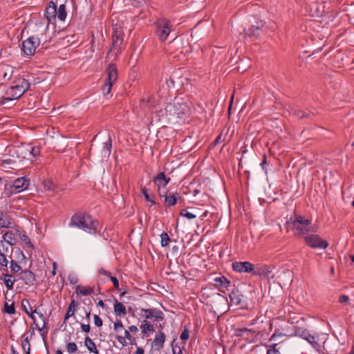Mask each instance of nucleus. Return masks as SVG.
<instances>
[{
	"label": "nucleus",
	"mask_w": 354,
	"mask_h": 354,
	"mask_svg": "<svg viewBox=\"0 0 354 354\" xmlns=\"http://www.w3.org/2000/svg\"><path fill=\"white\" fill-rule=\"evenodd\" d=\"M122 39H121V37L118 34H116V31L115 30L114 33L112 35L111 48H115L118 45V43L120 44H122Z\"/></svg>",
	"instance_id": "44"
},
{
	"label": "nucleus",
	"mask_w": 354,
	"mask_h": 354,
	"mask_svg": "<svg viewBox=\"0 0 354 354\" xmlns=\"http://www.w3.org/2000/svg\"><path fill=\"white\" fill-rule=\"evenodd\" d=\"M21 308L25 311V313L31 318V319H34V314L35 313H37V309H32L28 299H24L21 301Z\"/></svg>",
	"instance_id": "23"
},
{
	"label": "nucleus",
	"mask_w": 354,
	"mask_h": 354,
	"mask_svg": "<svg viewBox=\"0 0 354 354\" xmlns=\"http://www.w3.org/2000/svg\"><path fill=\"white\" fill-rule=\"evenodd\" d=\"M268 165V162H267V158H266V154H264L263 156V160L262 162H261V166L262 167V169L266 172L267 171V169H266V165Z\"/></svg>",
	"instance_id": "64"
},
{
	"label": "nucleus",
	"mask_w": 354,
	"mask_h": 354,
	"mask_svg": "<svg viewBox=\"0 0 354 354\" xmlns=\"http://www.w3.org/2000/svg\"><path fill=\"white\" fill-rule=\"evenodd\" d=\"M140 316L145 317V320L155 318L156 320L162 321L164 319L163 313L157 308L141 309Z\"/></svg>",
	"instance_id": "12"
},
{
	"label": "nucleus",
	"mask_w": 354,
	"mask_h": 354,
	"mask_svg": "<svg viewBox=\"0 0 354 354\" xmlns=\"http://www.w3.org/2000/svg\"><path fill=\"white\" fill-rule=\"evenodd\" d=\"M30 152V155L32 156V158H35L39 153V149L37 147H32L30 145V150H29Z\"/></svg>",
	"instance_id": "60"
},
{
	"label": "nucleus",
	"mask_w": 354,
	"mask_h": 354,
	"mask_svg": "<svg viewBox=\"0 0 354 354\" xmlns=\"http://www.w3.org/2000/svg\"><path fill=\"white\" fill-rule=\"evenodd\" d=\"M1 279L3 280L5 286L8 290L13 288V285L16 281L15 277L8 274H3Z\"/></svg>",
	"instance_id": "29"
},
{
	"label": "nucleus",
	"mask_w": 354,
	"mask_h": 354,
	"mask_svg": "<svg viewBox=\"0 0 354 354\" xmlns=\"http://www.w3.org/2000/svg\"><path fill=\"white\" fill-rule=\"evenodd\" d=\"M285 130H286L285 124L278 120H273L270 125V129H268V131H273L274 133L282 132Z\"/></svg>",
	"instance_id": "24"
},
{
	"label": "nucleus",
	"mask_w": 354,
	"mask_h": 354,
	"mask_svg": "<svg viewBox=\"0 0 354 354\" xmlns=\"http://www.w3.org/2000/svg\"><path fill=\"white\" fill-rule=\"evenodd\" d=\"M57 17L60 21H64L66 17V10L65 5L59 6L58 12H57Z\"/></svg>",
	"instance_id": "41"
},
{
	"label": "nucleus",
	"mask_w": 354,
	"mask_h": 354,
	"mask_svg": "<svg viewBox=\"0 0 354 354\" xmlns=\"http://www.w3.org/2000/svg\"><path fill=\"white\" fill-rule=\"evenodd\" d=\"M16 84L10 87V90L14 93L12 94V97L3 98L0 102V106L4 104L5 100H13L19 99L26 91L29 89L30 83L25 79H19L15 82Z\"/></svg>",
	"instance_id": "7"
},
{
	"label": "nucleus",
	"mask_w": 354,
	"mask_h": 354,
	"mask_svg": "<svg viewBox=\"0 0 354 354\" xmlns=\"http://www.w3.org/2000/svg\"><path fill=\"white\" fill-rule=\"evenodd\" d=\"M160 238H161V241H160L161 246L162 247L167 246L170 241V238H169V235L167 234V233L163 232L160 234Z\"/></svg>",
	"instance_id": "46"
},
{
	"label": "nucleus",
	"mask_w": 354,
	"mask_h": 354,
	"mask_svg": "<svg viewBox=\"0 0 354 354\" xmlns=\"http://www.w3.org/2000/svg\"><path fill=\"white\" fill-rule=\"evenodd\" d=\"M124 328L122 322L120 319H117L113 324V329L115 331H119Z\"/></svg>",
	"instance_id": "54"
},
{
	"label": "nucleus",
	"mask_w": 354,
	"mask_h": 354,
	"mask_svg": "<svg viewBox=\"0 0 354 354\" xmlns=\"http://www.w3.org/2000/svg\"><path fill=\"white\" fill-rule=\"evenodd\" d=\"M214 120V119H212V120L210 118L207 119L205 124V126H207V128H205V127H199L198 130V131H214V129H212L210 128V126L213 125Z\"/></svg>",
	"instance_id": "49"
},
{
	"label": "nucleus",
	"mask_w": 354,
	"mask_h": 354,
	"mask_svg": "<svg viewBox=\"0 0 354 354\" xmlns=\"http://www.w3.org/2000/svg\"><path fill=\"white\" fill-rule=\"evenodd\" d=\"M169 23V21L166 19H162L158 21L156 32L161 41H165L171 31Z\"/></svg>",
	"instance_id": "11"
},
{
	"label": "nucleus",
	"mask_w": 354,
	"mask_h": 354,
	"mask_svg": "<svg viewBox=\"0 0 354 354\" xmlns=\"http://www.w3.org/2000/svg\"><path fill=\"white\" fill-rule=\"evenodd\" d=\"M189 330L187 328H185L180 335V339L183 341H186L189 339Z\"/></svg>",
	"instance_id": "58"
},
{
	"label": "nucleus",
	"mask_w": 354,
	"mask_h": 354,
	"mask_svg": "<svg viewBox=\"0 0 354 354\" xmlns=\"http://www.w3.org/2000/svg\"><path fill=\"white\" fill-rule=\"evenodd\" d=\"M12 224L10 217L7 214L0 210V228H8L11 227Z\"/></svg>",
	"instance_id": "25"
},
{
	"label": "nucleus",
	"mask_w": 354,
	"mask_h": 354,
	"mask_svg": "<svg viewBox=\"0 0 354 354\" xmlns=\"http://www.w3.org/2000/svg\"><path fill=\"white\" fill-rule=\"evenodd\" d=\"M75 292L77 295L82 296L91 295L93 292V288L91 287H84L82 286H77L75 287Z\"/></svg>",
	"instance_id": "31"
},
{
	"label": "nucleus",
	"mask_w": 354,
	"mask_h": 354,
	"mask_svg": "<svg viewBox=\"0 0 354 354\" xmlns=\"http://www.w3.org/2000/svg\"><path fill=\"white\" fill-rule=\"evenodd\" d=\"M113 309L115 316H124L127 314L126 307L116 299H114Z\"/></svg>",
	"instance_id": "26"
},
{
	"label": "nucleus",
	"mask_w": 354,
	"mask_h": 354,
	"mask_svg": "<svg viewBox=\"0 0 354 354\" xmlns=\"http://www.w3.org/2000/svg\"><path fill=\"white\" fill-rule=\"evenodd\" d=\"M141 193L144 195L145 199L150 202L151 205H155V200L153 198V196L152 195H150L148 192V189L146 187H142L141 188Z\"/></svg>",
	"instance_id": "42"
},
{
	"label": "nucleus",
	"mask_w": 354,
	"mask_h": 354,
	"mask_svg": "<svg viewBox=\"0 0 354 354\" xmlns=\"http://www.w3.org/2000/svg\"><path fill=\"white\" fill-rule=\"evenodd\" d=\"M180 215L181 216H183V217H186L188 219H193V218H195L196 217V215L191 213V212H189L187 211V209H182L180 212Z\"/></svg>",
	"instance_id": "53"
},
{
	"label": "nucleus",
	"mask_w": 354,
	"mask_h": 354,
	"mask_svg": "<svg viewBox=\"0 0 354 354\" xmlns=\"http://www.w3.org/2000/svg\"><path fill=\"white\" fill-rule=\"evenodd\" d=\"M7 256L8 255H3L2 253L0 254V269L7 268L8 263Z\"/></svg>",
	"instance_id": "50"
},
{
	"label": "nucleus",
	"mask_w": 354,
	"mask_h": 354,
	"mask_svg": "<svg viewBox=\"0 0 354 354\" xmlns=\"http://www.w3.org/2000/svg\"><path fill=\"white\" fill-rule=\"evenodd\" d=\"M349 301H350L349 297L347 295H340L339 297V302L341 304H348Z\"/></svg>",
	"instance_id": "59"
},
{
	"label": "nucleus",
	"mask_w": 354,
	"mask_h": 354,
	"mask_svg": "<svg viewBox=\"0 0 354 354\" xmlns=\"http://www.w3.org/2000/svg\"><path fill=\"white\" fill-rule=\"evenodd\" d=\"M43 187L45 191L53 192L56 185L51 180H46L43 181Z\"/></svg>",
	"instance_id": "40"
},
{
	"label": "nucleus",
	"mask_w": 354,
	"mask_h": 354,
	"mask_svg": "<svg viewBox=\"0 0 354 354\" xmlns=\"http://www.w3.org/2000/svg\"><path fill=\"white\" fill-rule=\"evenodd\" d=\"M46 31V27L42 24H36L33 30V35L27 37L22 43V50L26 55H33L40 42H46L47 41L45 37Z\"/></svg>",
	"instance_id": "2"
},
{
	"label": "nucleus",
	"mask_w": 354,
	"mask_h": 354,
	"mask_svg": "<svg viewBox=\"0 0 354 354\" xmlns=\"http://www.w3.org/2000/svg\"><path fill=\"white\" fill-rule=\"evenodd\" d=\"M11 246L8 243L0 241V254L2 253L3 255H8L12 251Z\"/></svg>",
	"instance_id": "36"
},
{
	"label": "nucleus",
	"mask_w": 354,
	"mask_h": 354,
	"mask_svg": "<svg viewBox=\"0 0 354 354\" xmlns=\"http://www.w3.org/2000/svg\"><path fill=\"white\" fill-rule=\"evenodd\" d=\"M281 346L279 344H273L267 346V353L266 354H281L280 349Z\"/></svg>",
	"instance_id": "34"
},
{
	"label": "nucleus",
	"mask_w": 354,
	"mask_h": 354,
	"mask_svg": "<svg viewBox=\"0 0 354 354\" xmlns=\"http://www.w3.org/2000/svg\"><path fill=\"white\" fill-rule=\"evenodd\" d=\"M10 155H11V153ZM19 163V162L17 158H16V156L15 158H13L12 156H10V158H9L8 159H4L3 160V165H12V166L9 167V168H11V169H14V167L17 166V165Z\"/></svg>",
	"instance_id": "39"
},
{
	"label": "nucleus",
	"mask_w": 354,
	"mask_h": 354,
	"mask_svg": "<svg viewBox=\"0 0 354 354\" xmlns=\"http://www.w3.org/2000/svg\"><path fill=\"white\" fill-rule=\"evenodd\" d=\"M329 4L326 1L319 3L317 1L306 0V10L310 17H321L326 12H329Z\"/></svg>",
	"instance_id": "5"
},
{
	"label": "nucleus",
	"mask_w": 354,
	"mask_h": 354,
	"mask_svg": "<svg viewBox=\"0 0 354 354\" xmlns=\"http://www.w3.org/2000/svg\"><path fill=\"white\" fill-rule=\"evenodd\" d=\"M265 26V22L263 21H260L257 22L256 25L252 26L248 30L245 32V37H259L260 36V32L262 31L263 27Z\"/></svg>",
	"instance_id": "15"
},
{
	"label": "nucleus",
	"mask_w": 354,
	"mask_h": 354,
	"mask_svg": "<svg viewBox=\"0 0 354 354\" xmlns=\"http://www.w3.org/2000/svg\"><path fill=\"white\" fill-rule=\"evenodd\" d=\"M169 118L171 123L182 124L189 123L191 108L184 99L175 98L173 103L168 104Z\"/></svg>",
	"instance_id": "1"
},
{
	"label": "nucleus",
	"mask_w": 354,
	"mask_h": 354,
	"mask_svg": "<svg viewBox=\"0 0 354 354\" xmlns=\"http://www.w3.org/2000/svg\"><path fill=\"white\" fill-rule=\"evenodd\" d=\"M214 281L215 282V286L216 288H227L230 284V281L223 276L216 277L214 279Z\"/></svg>",
	"instance_id": "30"
},
{
	"label": "nucleus",
	"mask_w": 354,
	"mask_h": 354,
	"mask_svg": "<svg viewBox=\"0 0 354 354\" xmlns=\"http://www.w3.org/2000/svg\"><path fill=\"white\" fill-rule=\"evenodd\" d=\"M293 114L299 119L308 118L313 115V113H305L304 111L301 110L295 111Z\"/></svg>",
	"instance_id": "48"
},
{
	"label": "nucleus",
	"mask_w": 354,
	"mask_h": 354,
	"mask_svg": "<svg viewBox=\"0 0 354 354\" xmlns=\"http://www.w3.org/2000/svg\"><path fill=\"white\" fill-rule=\"evenodd\" d=\"M10 270L13 273H16L21 270L20 266L14 260L10 261Z\"/></svg>",
	"instance_id": "51"
},
{
	"label": "nucleus",
	"mask_w": 354,
	"mask_h": 354,
	"mask_svg": "<svg viewBox=\"0 0 354 354\" xmlns=\"http://www.w3.org/2000/svg\"><path fill=\"white\" fill-rule=\"evenodd\" d=\"M165 342V335L162 331L159 330L156 335L152 344L156 347V349L159 350L163 347Z\"/></svg>",
	"instance_id": "22"
},
{
	"label": "nucleus",
	"mask_w": 354,
	"mask_h": 354,
	"mask_svg": "<svg viewBox=\"0 0 354 354\" xmlns=\"http://www.w3.org/2000/svg\"><path fill=\"white\" fill-rule=\"evenodd\" d=\"M79 304L75 299H72L70 304L68 306L67 312L75 315L76 308L78 306Z\"/></svg>",
	"instance_id": "47"
},
{
	"label": "nucleus",
	"mask_w": 354,
	"mask_h": 354,
	"mask_svg": "<svg viewBox=\"0 0 354 354\" xmlns=\"http://www.w3.org/2000/svg\"><path fill=\"white\" fill-rule=\"evenodd\" d=\"M12 74H13V70L12 68L10 67H8L7 71H5L3 73V77L5 80H9L12 76Z\"/></svg>",
	"instance_id": "55"
},
{
	"label": "nucleus",
	"mask_w": 354,
	"mask_h": 354,
	"mask_svg": "<svg viewBox=\"0 0 354 354\" xmlns=\"http://www.w3.org/2000/svg\"><path fill=\"white\" fill-rule=\"evenodd\" d=\"M291 224L297 236L307 234L313 231L311 221L300 215H295Z\"/></svg>",
	"instance_id": "6"
},
{
	"label": "nucleus",
	"mask_w": 354,
	"mask_h": 354,
	"mask_svg": "<svg viewBox=\"0 0 354 354\" xmlns=\"http://www.w3.org/2000/svg\"><path fill=\"white\" fill-rule=\"evenodd\" d=\"M306 243L312 248L325 249L328 243L317 234H310L305 236Z\"/></svg>",
	"instance_id": "10"
},
{
	"label": "nucleus",
	"mask_w": 354,
	"mask_h": 354,
	"mask_svg": "<svg viewBox=\"0 0 354 354\" xmlns=\"http://www.w3.org/2000/svg\"><path fill=\"white\" fill-rule=\"evenodd\" d=\"M254 267V266L248 261H236L232 263L233 270L239 272H250L253 274Z\"/></svg>",
	"instance_id": "14"
},
{
	"label": "nucleus",
	"mask_w": 354,
	"mask_h": 354,
	"mask_svg": "<svg viewBox=\"0 0 354 354\" xmlns=\"http://www.w3.org/2000/svg\"><path fill=\"white\" fill-rule=\"evenodd\" d=\"M37 131L39 133H59L60 129L58 127L45 125L44 127H39Z\"/></svg>",
	"instance_id": "35"
},
{
	"label": "nucleus",
	"mask_w": 354,
	"mask_h": 354,
	"mask_svg": "<svg viewBox=\"0 0 354 354\" xmlns=\"http://www.w3.org/2000/svg\"><path fill=\"white\" fill-rule=\"evenodd\" d=\"M57 16V6L53 1H50L46 8V17L48 19V24L52 20H55ZM48 24L46 26L48 27Z\"/></svg>",
	"instance_id": "20"
},
{
	"label": "nucleus",
	"mask_w": 354,
	"mask_h": 354,
	"mask_svg": "<svg viewBox=\"0 0 354 354\" xmlns=\"http://www.w3.org/2000/svg\"><path fill=\"white\" fill-rule=\"evenodd\" d=\"M21 239L26 242V243L30 248H33V245L31 243L30 241V239L29 237L26 235V234H23L22 236L21 237Z\"/></svg>",
	"instance_id": "63"
},
{
	"label": "nucleus",
	"mask_w": 354,
	"mask_h": 354,
	"mask_svg": "<svg viewBox=\"0 0 354 354\" xmlns=\"http://www.w3.org/2000/svg\"><path fill=\"white\" fill-rule=\"evenodd\" d=\"M225 140V138H223V135L222 134H219V136H218L216 137V138L210 144L209 147H215L217 144L220 143V142H222Z\"/></svg>",
	"instance_id": "56"
},
{
	"label": "nucleus",
	"mask_w": 354,
	"mask_h": 354,
	"mask_svg": "<svg viewBox=\"0 0 354 354\" xmlns=\"http://www.w3.org/2000/svg\"><path fill=\"white\" fill-rule=\"evenodd\" d=\"M4 312L9 314L12 315L15 313V308L14 306V302H12L9 304L8 302H5L4 304Z\"/></svg>",
	"instance_id": "45"
},
{
	"label": "nucleus",
	"mask_w": 354,
	"mask_h": 354,
	"mask_svg": "<svg viewBox=\"0 0 354 354\" xmlns=\"http://www.w3.org/2000/svg\"><path fill=\"white\" fill-rule=\"evenodd\" d=\"M30 185V179L26 176L17 178L12 183H6L4 185L3 193L7 197L20 193L28 189Z\"/></svg>",
	"instance_id": "4"
},
{
	"label": "nucleus",
	"mask_w": 354,
	"mask_h": 354,
	"mask_svg": "<svg viewBox=\"0 0 354 354\" xmlns=\"http://www.w3.org/2000/svg\"><path fill=\"white\" fill-rule=\"evenodd\" d=\"M39 331H42L46 327V319L41 312L35 313L34 319H32Z\"/></svg>",
	"instance_id": "17"
},
{
	"label": "nucleus",
	"mask_w": 354,
	"mask_h": 354,
	"mask_svg": "<svg viewBox=\"0 0 354 354\" xmlns=\"http://www.w3.org/2000/svg\"><path fill=\"white\" fill-rule=\"evenodd\" d=\"M66 350L69 353H74L77 351V344L75 342H69L66 344Z\"/></svg>",
	"instance_id": "52"
},
{
	"label": "nucleus",
	"mask_w": 354,
	"mask_h": 354,
	"mask_svg": "<svg viewBox=\"0 0 354 354\" xmlns=\"http://www.w3.org/2000/svg\"><path fill=\"white\" fill-rule=\"evenodd\" d=\"M106 72L107 73V77L102 87V91L104 95H108L111 92L113 83L118 79V70L114 64H109Z\"/></svg>",
	"instance_id": "8"
},
{
	"label": "nucleus",
	"mask_w": 354,
	"mask_h": 354,
	"mask_svg": "<svg viewBox=\"0 0 354 354\" xmlns=\"http://www.w3.org/2000/svg\"><path fill=\"white\" fill-rule=\"evenodd\" d=\"M160 196L165 197V204L168 206H173L174 205L178 200H181L182 198L180 195L176 192L174 194H166L165 195H162L160 193H159Z\"/></svg>",
	"instance_id": "19"
},
{
	"label": "nucleus",
	"mask_w": 354,
	"mask_h": 354,
	"mask_svg": "<svg viewBox=\"0 0 354 354\" xmlns=\"http://www.w3.org/2000/svg\"><path fill=\"white\" fill-rule=\"evenodd\" d=\"M170 180V178L167 177L164 172H160L153 178V181L158 186L159 192L160 188L161 187H165L169 183Z\"/></svg>",
	"instance_id": "21"
},
{
	"label": "nucleus",
	"mask_w": 354,
	"mask_h": 354,
	"mask_svg": "<svg viewBox=\"0 0 354 354\" xmlns=\"http://www.w3.org/2000/svg\"><path fill=\"white\" fill-rule=\"evenodd\" d=\"M155 118L160 125L164 127L169 122L171 123V119H170L169 114L168 104L165 109H161L156 111Z\"/></svg>",
	"instance_id": "13"
},
{
	"label": "nucleus",
	"mask_w": 354,
	"mask_h": 354,
	"mask_svg": "<svg viewBox=\"0 0 354 354\" xmlns=\"http://www.w3.org/2000/svg\"><path fill=\"white\" fill-rule=\"evenodd\" d=\"M271 272L272 268L269 266L264 265L257 267L256 268L254 267L253 275L270 278Z\"/></svg>",
	"instance_id": "18"
},
{
	"label": "nucleus",
	"mask_w": 354,
	"mask_h": 354,
	"mask_svg": "<svg viewBox=\"0 0 354 354\" xmlns=\"http://www.w3.org/2000/svg\"><path fill=\"white\" fill-rule=\"evenodd\" d=\"M93 320L97 327H101L103 325L102 319L97 315H94Z\"/></svg>",
	"instance_id": "57"
},
{
	"label": "nucleus",
	"mask_w": 354,
	"mask_h": 354,
	"mask_svg": "<svg viewBox=\"0 0 354 354\" xmlns=\"http://www.w3.org/2000/svg\"><path fill=\"white\" fill-rule=\"evenodd\" d=\"M19 279L22 280L26 285L30 286L33 284L35 278L32 272L29 270H25L21 271L18 275L17 280Z\"/></svg>",
	"instance_id": "16"
},
{
	"label": "nucleus",
	"mask_w": 354,
	"mask_h": 354,
	"mask_svg": "<svg viewBox=\"0 0 354 354\" xmlns=\"http://www.w3.org/2000/svg\"><path fill=\"white\" fill-rule=\"evenodd\" d=\"M111 147H112V144H111V138L110 137V135H109V138H108V140H106L104 143V155H107V156H109L110 153H111Z\"/></svg>",
	"instance_id": "43"
},
{
	"label": "nucleus",
	"mask_w": 354,
	"mask_h": 354,
	"mask_svg": "<svg viewBox=\"0 0 354 354\" xmlns=\"http://www.w3.org/2000/svg\"><path fill=\"white\" fill-rule=\"evenodd\" d=\"M285 336V335L282 333H279L277 331H274V333L272 334V335L270 337V340L276 341L279 337H281Z\"/></svg>",
	"instance_id": "62"
},
{
	"label": "nucleus",
	"mask_w": 354,
	"mask_h": 354,
	"mask_svg": "<svg viewBox=\"0 0 354 354\" xmlns=\"http://www.w3.org/2000/svg\"><path fill=\"white\" fill-rule=\"evenodd\" d=\"M230 299L232 304L238 306L241 305L242 302V295L239 292V291H232L230 295Z\"/></svg>",
	"instance_id": "32"
},
{
	"label": "nucleus",
	"mask_w": 354,
	"mask_h": 354,
	"mask_svg": "<svg viewBox=\"0 0 354 354\" xmlns=\"http://www.w3.org/2000/svg\"><path fill=\"white\" fill-rule=\"evenodd\" d=\"M81 330L83 333H88L91 330V326L88 324H83L82 323L80 325Z\"/></svg>",
	"instance_id": "61"
},
{
	"label": "nucleus",
	"mask_w": 354,
	"mask_h": 354,
	"mask_svg": "<svg viewBox=\"0 0 354 354\" xmlns=\"http://www.w3.org/2000/svg\"><path fill=\"white\" fill-rule=\"evenodd\" d=\"M30 145H22L15 147L10 151L11 156L17 158L19 162H21L24 160H32V156L30 155Z\"/></svg>",
	"instance_id": "9"
},
{
	"label": "nucleus",
	"mask_w": 354,
	"mask_h": 354,
	"mask_svg": "<svg viewBox=\"0 0 354 354\" xmlns=\"http://www.w3.org/2000/svg\"><path fill=\"white\" fill-rule=\"evenodd\" d=\"M23 340L21 342V347L25 351L26 354H30V344L29 341V337L24 334L23 335Z\"/></svg>",
	"instance_id": "33"
},
{
	"label": "nucleus",
	"mask_w": 354,
	"mask_h": 354,
	"mask_svg": "<svg viewBox=\"0 0 354 354\" xmlns=\"http://www.w3.org/2000/svg\"><path fill=\"white\" fill-rule=\"evenodd\" d=\"M97 221L90 215L85 214H75L70 221V227H76L85 232L95 234L97 232Z\"/></svg>",
	"instance_id": "3"
},
{
	"label": "nucleus",
	"mask_w": 354,
	"mask_h": 354,
	"mask_svg": "<svg viewBox=\"0 0 354 354\" xmlns=\"http://www.w3.org/2000/svg\"><path fill=\"white\" fill-rule=\"evenodd\" d=\"M3 241L8 243L10 245H12L15 243V239L12 232H7L3 236Z\"/></svg>",
	"instance_id": "38"
},
{
	"label": "nucleus",
	"mask_w": 354,
	"mask_h": 354,
	"mask_svg": "<svg viewBox=\"0 0 354 354\" xmlns=\"http://www.w3.org/2000/svg\"><path fill=\"white\" fill-rule=\"evenodd\" d=\"M140 328H142V333L143 334H146L147 331H149V332L154 331L153 326L152 324H151L147 320H144L142 322Z\"/></svg>",
	"instance_id": "37"
},
{
	"label": "nucleus",
	"mask_w": 354,
	"mask_h": 354,
	"mask_svg": "<svg viewBox=\"0 0 354 354\" xmlns=\"http://www.w3.org/2000/svg\"><path fill=\"white\" fill-rule=\"evenodd\" d=\"M84 346L89 351L90 353L94 354H99V351L97 348L95 343L88 336H86L84 338Z\"/></svg>",
	"instance_id": "28"
},
{
	"label": "nucleus",
	"mask_w": 354,
	"mask_h": 354,
	"mask_svg": "<svg viewBox=\"0 0 354 354\" xmlns=\"http://www.w3.org/2000/svg\"><path fill=\"white\" fill-rule=\"evenodd\" d=\"M115 337L122 346H125L127 344L126 339L129 340L131 344H133V341H135V339L131 335L130 331L129 330H126L124 331V337L117 335Z\"/></svg>",
	"instance_id": "27"
}]
</instances>
